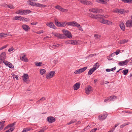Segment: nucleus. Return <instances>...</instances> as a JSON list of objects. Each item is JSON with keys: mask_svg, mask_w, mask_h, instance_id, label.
Wrapping results in <instances>:
<instances>
[{"mask_svg": "<svg viewBox=\"0 0 132 132\" xmlns=\"http://www.w3.org/2000/svg\"><path fill=\"white\" fill-rule=\"evenodd\" d=\"M46 99V97H42L40 99V100H39L38 101V102H39L41 101H43L45 100Z\"/></svg>", "mask_w": 132, "mask_h": 132, "instance_id": "3c124183", "label": "nucleus"}, {"mask_svg": "<svg viewBox=\"0 0 132 132\" xmlns=\"http://www.w3.org/2000/svg\"><path fill=\"white\" fill-rule=\"evenodd\" d=\"M46 24L49 27L53 29H55L56 27L52 22H50L47 23Z\"/></svg>", "mask_w": 132, "mask_h": 132, "instance_id": "2eb2a0df", "label": "nucleus"}, {"mask_svg": "<svg viewBox=\"0 0 132 132\" xmlns=\"http://www.w3.org/2000/svg\"><path fill=\"white\" fill-rule=\"evenodd\" d=\"M31 12L29 10H20L16 11L15 13L21 15H26Z\"/></svg>", "mask_w": 132, "mask_h": 132, "instance_id": "f03ea898", "label": "nucleus"}, {"mask_svg": "<svg viewBox=\"0 0 132 132\" xmlns=\"http://www.w3.org/2000/svg\"><path fill=\"white\" fill-rule=\"evenodd\" d=\"M7 66H9V67L10 68H13V65L10 62H9Z\"/></svg>", "mask_w": 132, "mask_h": 132, "instance_id": "49530a36", "label": "nucleus"}, {"mask_svg": "<svg viewBox=\"0 0 132 132\" xmlns=\"http://www.w3.org/2000/svg\"><path fill=\"white\" fill-rule=\"evenodd\" d=\"M68 25L73 27L75 26L77 27H80V25L78 23L75 21L68 22Z\"/></svg>", "mask_w": 132, "mask_h": 132, "instance_id": "423d86ee", "label": "nucleus"}, {"mask_svg": "<svg viewBox=\"0 0 132 132\" xmlns=\"http://www.w3.org/2000/svg\"><path fill=\"white\" fill-rule=\"evenodd\" d=\"M55 74V71H51L47 73L46 76L47 79H50L52 78Z\"/></svg>", "mask_w": 132, "mask_h": 132, "instance_id": "7ed1b4c3", "label": "nucleus"}, {"mask_svg": "<svg viewBox=\"0 0 132 132\" xmlns=\"http://www.w3.org/2000/svg\"><path fill=\"white\" fill-rule=\"evenodd\" d=\"M7 35V34H4L3 33H0V38H2L6 36V35Z\"/></svg>", "mask_w": 132, "mask_h": 132, "instance_id": "f704fd0d", "label": "nucleus"}, {"mask_svg": "<svg viewBox=\"0 0 132 132\" xmlns=\"http://www.w3.org/2000/svg\"><path fill=\"white\" fill-rule=\"evenodd\" d=\"M61 22H59L57 19L55 20V23L56 25L58 27H61Z\"/></svg>", "mask_w": 132, "mask_h": 132, "instance_id": "c85d7f7f", "label": "nucleus"}, {"mask_svg": "<svg viewBox=\"0 0 132 132\" xmlns=\"http://www.w3.org/2000/svg\"><path fill=\"white\" fill-rule=\"evenodd\" d=\"M61 46L60 44H58L57 45H50V49L51 50L53 49H55L57 48L60 47Z\"/></svg>", "mask_w": 132, "mask_h": 132, "instance_id": "dca6fc26", "label": "nucleus"}, {"mask_svg": "<svg viewBox=\"0 0 132 132\" xmlns=\"http://www.w3.org/2000/svg\"><path fill=\"white\" fill-rule=\"evenodd\" d=\"M15 122H14L13 123H12L10 125H9V127H12L13 126L15 125Z\"/></svg>", "mask_w": 132, "mask_h": 132, "instance_id": "6e6d98bb", "label": "nucleus"}, {"mask_svg": "<svg viewBox=\"0 0 132 132\" xmlns=\"http://www.w3.org/2000/svg\"><path fill=\"white\" fill-rule=\"evenodd\" d=\"M31 129V128H25L23 129L22 132H26L30 130Z\"/></svg>", "mask_w": 132, "mask_h": 132, "instance_id": "c9c22d12", "label": "nucleus"}, {"mask_svg": "<svg viewBox=\"0 0 132 132\" xmlns=\"http://www.w3.org/2000/svg\"><path fill=\"white\" fill-rule=\"evenodd\" d=\"M123 74L124 75H126L128 73V69H125L123 70Z\"/></svg>", "mask_w": 132, "mask_h": 132, "instance_id": "37998d69", "label": "nucleus"}, {"mask_svg": "<svg viewBox=\"0 0 132 132\" xmlns=\"http://www.w3.org/2000/svg\"><path fill=\"white\" fill-rule=\"evenodd\" d=\"M80 2L82 3L87 5H90L92 4L90 1L87 0H82L80 1Z\"/></svg>", "mask_w": 132, "mask_h": 132, "instance_id": "9d476101", "label": "nucleus"}, {"mask_svg": "<svg viewBox=\"0 0 132 132\" xmlns=\"http://www.w3.org/2000/svg\"><path fill=\"white\" fill-rule=\"evenodd\" d=\"M97 130V128L94 129H92L91 130L90 132H95Z\"/></svg>", "mask_w": 132, "mask_h": 132, "instance_id": "680f3d73", "label": "nucleus"}, {"mask_svg": "<svg viewBox=\"0 0 132 132\" xmlns=\"http://www.w3.org/2000/svg\"><path fill=\"white\" fill-rule=\"evenodd\" d=\"M96 54H91L89 55L88 57H92L94 56H96Z\"/></svg>", "mask_w": 132, "mask_h": 132, "instance_id": "09e8293b", "label": "nucleus"}, {"mask_svg": "<svg viewBox=\"0 0 132 132\" xmlns=\"http://www.w3.org/2000/svg\"><path fill=\"white\" fill-rule=\"evenodd\" d=\"M38 23V22H32L31 23V24L32 25H35Z\"/></svg>", "mask_w": 132, "mask_h": 132, "instance_id": "69168bd1", "label": "nucleus"}, {"mask_svg": "<svg viewBox=\"0 0 132 132\" xmlns=\"http://www.w3.org/2000/svg\"><path fill=\"white\" fill-rule=\"evenodd\" d=\"M80 84L79 83H77L73 86V89L75 90H77L80 87Z\"/></svg>", "mask_w": 132, "mask_h": 132, "instance_id": "aec40b11", "label": "nucleus"}, {"mask_svg": "<svg viewBox=\"0 0 132 132\" xmlns=\"http://www.w3.org/2000/svg\"><path fill=\"white\" fill-rule=\"evenodd\" d=\"M46 72V70L44 69H40L39 70L40 73L43 76H44Z\"/></svg>", "mask_w": 132, "mask_h": 132, "instance_id": "a878e982", "label": "nucleus"}, {"mask_svg": "<svg viewBox=\"0 0 132 132\" xmlns=\"http://www.w3.org/2000/svg\"><path fill=\"white\" fill-rule=\"evenodd\" d=\"M71 44L72 45H78L80 44V42L79 41H77L75 40H71Z\"/></svg>", "mask_w": 132, "mask_h": 132, "instance_id": "5701e85b", "label": "nucleus"}, {"mask_svg": "<svg viewBox=\"0 0 132 132\" xmlns=\"http://www.w3.org/2000/svg\"><path fill=\"white\" fill-rule=\"evenodd\" d=\"M42 64V62H36L35 63V64L37 66H40Z\"/></svg>", "mask_w": 132, "mask_h": 132, "instance_id": "a19ab883", "label": "nucleus"}, {"mask_svg": "<svg viewBox=\"0 0 132 132\" xmlns=\"http://www.w3.org/2000/svg\"><path fill=\"white\" fill-rule=\"evenodd\" d=\"M46 129H45L44 128H43L42 129L40 130L38 132H44V130Z\"/></svg>", "mask_w": 132, "mask_h": 132, "instance_id": "052dcab7", "label": "nucleus"}, {"mask_svg": "<svg viewBox=\"0 0 132 132\" xmlns=\"http://www.w3.org/2000/svg\"><path fill=\"white\" fill-rule=\"evenodd\" d=\"M53 35L55 36L60 38H63L64 37L63 35L60 34L59 33H53Z\"/></svg>", "mask_w": 132, "mask_h": 132, "instance_id": "a211bd4d", "label": "nucleus"}, {"mask_svg": "<svg viewBox=\"0 0 132 132\" xmlns=\"http://www.w3.org/2000/svg\"><path fill=\"white\" fill-rule=\"evenodd\" d=\"M36 2H33L30 1H28L27 2L28 4L30 5L33 6H35Z\"/></svg>", "mask_w": 132, "mask_h": 132, "instance_id": "2f4dec72", "label": "nucleus"}, {"mask_svg": "<svg viewBox=\"0 0 132 132\" xmlns=\"http://www.w3.org/2000/svg\"><path fill=\"white\" fill-rule=\"evenodd\" d=\"M43 30H40L38 32H36V33L37 34H40L42 33H43Z\"/></svg>", "mask_w": 132, "mask_h": 132, "instance_id": "bf43d9fd", "label": "nucleus"}, {"mask_svg": "<svg viewBox=\"0 0 132 132\" xmlns=\"http://www.w3.org/2000/svg\"><path fill=\"white\" fill-rule=\"evenodd\" d=\"M22 27L23 29L26 31H27L30 29L29 26L27 25L24 24L22 26Z\"/></svg>", "mask_w": 132, "mask_h": 132, "instance_id": "6ab92c4d", "label": "nucleus"}, {"mask_svg": "<svg viewBox=\"0 0 132 132\" xmlns=\"http://www.w3.org/2000/svg\"><path fill=\"white\" fill-rule=\"evenodd\" d=\"M94 36L96 39L99 38L100 37V36L98 35L95 34L94 35Z\"/></svg>", "mask_w": 132, "mask_h": 132, "instance_id": "c03bdc74", "label": "nucleus"}, {"mask_svg": "<svg viewBox=\"0 0 132 132\" xmlns=\"http://www.w3.org/2000/svg\"><path fill=\"white\" fill-rule=\"evenodd\" d=\"M96 2L99 3L103 4V0H96Z\"/></svg>", "mask_w": 132, "mask_h": 132, "instance_id": "864d4df0", "label": "nucleus"}, {"mask_svg": "<svg viewBox=\"0 0 132 132\" xmlns=\"http://www.w3.org/2000/svg\"><path fill=\"white\" fill-rule=\"evenodd\" d=\"M14 129V127H12L9 130H7L6 132H11L13 131Z\"/></svg>", "mask_w": 132, "mask_h": 132, "instance_id": "a18cd8bd", "label": "nucleus"}, {"mask_svg": "<svg viewBox=\"0 0 132 132\" xmlns=\"http://www.w3.org/2000/svg\"><path fill=\"white\" fill-rule=\"evenodd\" d=\"M116 54V52L112 53L108 57V59L109 60H111L113 59V58H110V57L114 58Z\"/></svg>", "mask_w": 132, "mask_h": 132, "instance_id": "bb28decb", "label": "nucleus"}, {"mask_svg": "<svg viewBox=\"0 0 132 132\" xmlns=\"http://www.w3.org/2000/svg\"><path fill=\"white\" fill-rule=\"evenodd\" d=\"M122 1L125 3L129 4L132 3V0H122Z\"/></svg>", "mask_w": 132, "mask_h": 132, "instance_id": "473e14b6", "label": "nucleus"}, {"mask_svg": "<svg viewBox=\"0 0 132 132\" xmlns=\"http://www.w3.org/2000/svg\"><path fill=\"white\" fill-rule=\"evenodd\" d=\"M107 114H101L98 116V119L101 120H103L107 117Z\"/></svg>", "mask_w": 132, "mask_h": 132, "instance_id": "9b49d317", "label": "nucleus"}, {"mask_svg": "<svg viewBox=\"0 0 132 132\" xmlns=\"http://www.w3.org/2000/svg\"><path fill=\"white\" fill-rule=\"evenodd\" d=\"M95 70V69H94V68H93L89 71L88 72V75H91Z\"/></svg>", "mask_w": 132, "mask_h": 132, "instance_id": "c756f323", "label": "nucleus"}, {"mask_svg": "<svg viewBox=\"0 0 132 132\" xmlns=\"http://www.w3.org/2000/svg\"><path fill=\"white\" fill-rule=\"evenodd\" d=\"M23 79L24 82L26 83H28L29 81L28 79L29 77L27 74H24V75L23 76Z\"/></svg>", "mask_w": 132, "mask_h": 132, "instance_id": "1a4fd4ad", "label": "nucleus"}, {"mask_svg": "<svg viewBox=\"0 0 132 132\" xmlns=\"http://www.w3.org/2000/svg\"><path fill=\"white\" fill-rule=\"evenodd\" d=\"M110 98L109 97H107L106 99H105L104 101L105 102H107L110 101Z\"/></svg>", "mask_w": 132, "mask_h": 132, "instance_id": "8fccbe9b", "label": "nucleus"}, {"mask_svg": "<svg viewBox=\"0 0 132 132\" xmlns=\"http://www.w3.org/2000/svg\"><path fill=\"white\" fill-rule=\"evenodd\" d=\"M116 69V68L114 67L110 69H106V71L107 72H109L111 71H112L113 70H114Z\"/></svg>", "mask_w": 132, "mask_h": 132, "instance_id": "79ce46f5", "label": "nucleus"}, {"mask_svg": "<svg viewBox=\"0 0 132 132\" xmlns=\"http://www.w3.org/2000/svg\"><path fill=\"white\" fill-rule=\"evenodd\" d=\"M71 40H68V41H66L65 42V43L66 44H71Z\"/></svg>", "mask_w": 132, "mask_h": 132, "instance_id": "13d9d810", "label": "nucleus"}, {"mask_svg": "<svg viewBox=\"0 0 132 132\" xmlns=\"http://www.w3.org/2000/svg\"><path fill=\"white\" fill-rule=\"evenodd\" d=\"M76 121L77 120L76 119L72 120H71L70 122L68 123L67 125H70V124L73 123L74 122H76Z\"/></svg>", "mask_w": 132, "mask_h": 132, "instance_id": "e433bc0d", "label": "nucleus"}, {"mask_svg": "<svg viewBox=\"0 0 132 132\" xmlns=\"http://www.w3.org/2000/svg\"><path fill=\"white\" fill-rule=\"evenodd\" d=\"M129 124V123H124L120 126V128H122L127 125Z\"/></svg>", "mask_w": 132, "mask_h": 132, "instance_id": "de8ad7c7", "label": "nucleus"}, {"mask_svg": "<svg viewBox=\"0 0 132 132\" xmlns=\"http://www.w3.org/2000/svg\"><path fill=\"white\" fill-rule=\"evenodd\" d=\"M7 45H6L4 46H3L2 47L0 48V51L6 48L7 47Z\"/></svg>", "mask_w": 132, "mask_h": 132, "instance_id": "5fc2aeb1", "label": "nucleus"}, {"mask_svg": "<svg viewBox=\"0 0 132 132\" xmlns=\"http://www.w3.org/2000/svg\"><path fill=\"white\" fill-rule=\"evenodd\" d=\"M8 7L10 8L11 9H13L14 6L13 5H7Z\"/></svg>", "mask_w": 132, "mask_h": 132, "instance_id": "603ef678", "label": "nucleus"}, {"mask_svg": "<svg viewBox=\"0 0 132 132\" xmlns=\"http://www.w3.org/2000/svg\"><path fill=\"white\" fill-rule=\"evenodd\" d=\"M120 52V50H117L116 51V55H118V54Z\"/></svg>", "mask_w": 132, "mask_h": 132, "instance_id": "338daca9", "label": "nucleus"}, {"mask_svg": "<svg viewBox=\"0 0 132 132\" xmlns=\"http://www.w3.org/2000/svg\"><path fill=\"white\" fill-rule=\"evenodd\" d=\"M126 25L127 27H132V19L129 20L127 21L126 22Z\"/></svg>", "mask_w": 132, "mask_h": 132, "instance_id": "ddd939ff", "label": "nucleus"}, {"mask_svg": "<svg viewBox=\"0 0 132 132\" xmlns=\"http://www.w3.org/2000/svg\"><path fill=\"white\" fill-rule=\"evenodd\" d=\"M55 8L63 12H66L68 11L67 10L63 9L61 7L58 5L55 6Z\"/></svg>", "mask_w": 132, "mask_h": 132, "instance_id": "4468645a", "label": "nucleus"}, {"mask_svg": "<svg viewBox=\"0 0 132 132\" xmlns=\"http://www.w3.org/2000/svg\"><path fill=\"white\" fill-rule=\"evenodd\" d=\"M109 0H103V4H106L107 2L109 1Z\"/></svg>", "mask_w": 132, "mask_h": 132, "instance_id": "e2e57ef3", "label": "nucleus"}, {"mask_svg": "<svg viewBox=\"0 0 132 132\" xmlns=\"http://www.w3.org/2000/svg\"><path fill=\"white\" fill-rule=\"evenodd\" d=\"M5 122V121H3L0 122V125H1L3 124Z\"/></svg>", "mask_w": 132, "mask_h": 132, "instance_id": "774afa93", "label": "nucleus"}, {"mask_svg": "<svg viewBox=\"0 0 132 132\" xmlns=\"http://www.w3.org/2000/svg\"><path fill=\"white\" fill-rule=\"evenodd\" d=\"M6 57V54L5 52H2L0 55V63L2 61L5 60Z\"/></svg>", "mask_w": 132, "mask_h": 132, "instance_id": "6e6552de", "label": "nucleus"}, {"mask_svg": "<svg viewBox=\"0 0 132 132\" xmlns=\"http://www.w3.org/2000/svg\"><path fill=\"white\" fill-rule=\"evenodd\" d=\"M47 120L50 123H52L55 122V119L52 117H49L47 118Z\"/></svg>", "mask_w": 132, "mask_h": 132, "instance_id": "f3484780", "label": "nucleus"}, {"mask_svg": "<svg viewBox=\"0 0 132 132\" xmlns=\"http://www.w3.org/2000/svg\"><path fill=\"white\" fill-rule=\"evenodd\" d=\"M115 96H111L109 97L110 98V101H113L115 100Z\"/></svg>", "mask_w": 132, "mask_h": 132, "instance_id": "58836bf2", "label": "nucleus"}, {"mask_svg": "<svg viewBox=\"0 0 132 132\" xmlns=\"http://www.w3.org/2000/svg\"><path fill=\"white\" fill-rule=\"evenodd\" d=\"M14 49H13L12 47L11 48H10L8 50V51L9 52H11Z\"/></svg>", "mask_w": 132, "mask_h": 132, "instance_id": "0e129e2a", "label": "nucleus"}, {"mask_svg": "<svg viewBox=\"0 0 132 132\" xmlns=\"http://www.w3.org/2000/svg\"><path fill=\"white\" fill-rule=\"evenodd\" d=\"M85 91L86 94L87 95H89L93 91L92 87L89 85L87 86L85 89Z\"/></svg>", "mask_w": 132, "mask_h": 132, "instance_id": "39448f33", "label": "nucleus"}, {"mask_svg": "<svg viewBox=\"0 0 132 132\" xmlns=\"http://www.w3.org/2000/svg\"><path fill=\"white\" fill-rule=\"evenodd\" d=\"M120 27L122 30H124L125 29V26L124 23L121 22L120 23L119 25Z\"/></svg>", "mask_w": 132, "mask_h": 132, "instance_id": "7c9ffc66", "label": "nucleus"}, {"mask_svg": "<svg viewBox=\"0 0 132 132\" xmlns=\"http://www.w3.org/2000/svg\"><path fill=\"white\" fill-rule=\"evenodd\" d=\"M87 67H85L82 68L77 70L75 71L74 73L75 74H80L84 72L87 69Z\"/></svg>", "mask_w": 132, "mask_h": 132, "instance_id": "0eeeda50", "label": "nucleus"}, {"mask_svg": "<svg viewBox=\"0 0 132 132\" xmlns=\"http://www.w3.org/2000/svg\"><path fill=\"white\" fill-rule=\"evenodd\" d=\"M90 16L91 18L97 19L100 22L103 24L112 25L113 24V23L111 21L103 19L105 18L104 15L99 14L95 16L93 14H90Z\"/></svg>", "mask_w": 132, "mask_h": 132, "instance_id": "f257e3e1", "label": "nucleus"}, {"mask_svg": "<svg viewBox=\"0 0 132 132\" xmlns=\"http://www.w3.org/2000/svg\"><path fill=\"white\" fill-rule=\"evenodd\" d=\"M62 31L63 32L64 35H65V36L67 37L70 38H72L71 34L70 32L68 30L65 29H63L62 30Z\"/></svg>", "mask_w": 132, "mask_h": 132, "instance_id": "20e7f679", "label": "nucleus"}, {"mask_svg": "<svg viewBox=\"0 0 132 132\" xmlns=\"http://www.w3.org/2000/svg\"><path fill=\"white\" fill-rule=\"evenodd\" d=\"M128 61L126 60L120 62L118 63V65L120 66L124 65H126L128 63Z\"/></svg>", "mask_w": 132, "mask_h": 132, "instance_id": "412c9836", "label": "nucleus"}, {"mask_svg": "<svg viewBox=\"0 0 132 132\" xmlns=\"http://www.w3.org/2000/svg\"><path fill=\"white\" fill-rule=\"evenodd\" d=\"M21 21L25 22L28 21H29V19L28 18H26L22 17Z\"/></svg>", "mask_w": 132, "mask_h": 132, "instance_id": "4c0bfd02", "label": "nucleus"}, {"mask_svg": "<svg viewBox=\"0 0 132 132\" xmlns=\"http://www.w3.org/2000/svg\"><path fill=\"white\" fill-rule=\"evenodd\" d=\"M20 59L22 61L25 62H28V59L26 57V55L24 54L22 56L20 57Z\"/></svg>", "mask_w": 132, "mask_h": 132, "instance_id": "393cba45", "label": "nucleus"}, {"mask_svg": "<svg viewBox=\"0 0 132 132\" xmlns=\"http://www.w3.org/2000/svg\"><path fill=\"white\" fill-rule=\"evenodd\" d=\"M68 22H61V27H64L66 26V24L68 25Z\"/></svg>", "mask_w": 132, "mask_h": 132, "instance_id": "72a5a7b5", "label": "nucleus"}, {"mask_svg": "<svg viewBox=\"0 0 132 132\" xmlns=\"http://www.w3.org/2000/svg\"><path fill=\"white\" fill-rule=\"evenodd\" d=\"M35 6L39 7H45L47 6V5H46L38 3H35Z\"/></svg>", "mask_w": 132, "mask_h": 132, "instance_id": "4be33fe9", "label": "nucleus"}, {"mask_svg": "<svg viewBox=\"0 0 132 132\" xmlns=\"http://www.w3.org/2000/svg\"><path fill=\"white\" fill-rule=\"evenodd\" d=\"M99 9H92L89 10V11L91 12L94 13H97L98 12Z\"/></svg>", "mask_w": 132, "mask_h": 132, "instance_id": "cd10ccee", "label": "nucleus"}, {"mask_svg": "<svg viewBox=\"0 0 132 132\" xmlns=\"http://www.w3.org/2000/svg\"><path fill=\"white\" fill-rule=\"evenodd\" d=\"M99 67V65L98 63H96L94 65V67L93 68H94L95 69V70L98 68Z\"/></svg>", "mask_w": 132, "mask_h": 132, "instance_id": "ea45409f", "label": "nucleus"}, {"mask_svg": "<svg viewBox=\"0 0 132 132\" xmlns=\"http://www.w3.org/2000/svg\"><path fill=\"white\" fill-rule=\"evenodd\" d=\"M22 16H16L13 17V20H19L20 21H21Z\"/></svg>", "mask_w": 132, "mask_h": 132, "instance_id": "b1692460", "label": "nucleus"}, {"mask_svg": "<svg viewBox=\"0 0 132 132\" xmlns=\"http://www.w3.org/2000/svg\"><path fill=\"white\" fill-rule=\"evenodd\" d=\"M128 11L125 10L123 9H117L116 10V12L121 14L126 13L128 12Z\"/></svg>", "mask_w": 132, "mask_h": 132, "instance_id": "f8f14e48", "label": "nucleus"}, {"mask_svg": "<svg viewBox=\"0 0 132 132\" xmlns=\"http://www.w3.org/2000/svg\"><path fill=\"white\" fill-rule=\"evenodd\" d=\"M3 62L5 65H7L9 63V62H8L6 61H3Z\"/></svg>", "mask_w": 132, "mask_h": 132, "instance_id": "4d7b16f0", "label": "nucleus"}]
</instances>
